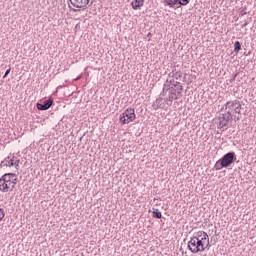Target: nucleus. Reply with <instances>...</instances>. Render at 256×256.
<instances>
[{"instance_id":"1","label":"nucleus","mask_w":256,"mask_h":256,"mask_svg":"<svg viewBox=\"0 0 256 256\" xmlns=\"http://www.w3.org/2000/svg\"><path fill=\"white\" fill-rule=\"evenodd\" d=\"M188 249L191 253H202L211 249V242L209 241V234L205 231H198L193 234L188 241Z\"/></svg>"},{"instance_id":"2","label":"nucleus","mask_w":256,"mask_h":256,"mask_svg":"<svg viewBox=\"0 0 256 256\" xmlns=\"http://www.w3.org/2000/svg\"><path fill=\"white\" fill-rule=\"evenodd\" d=\"M17 185V174L15 173H5L0 178V191L3 193H9L13 191Z\"/></svg>"},{"instance_id":"3","label":"nucleus","mask_w":256,"mask_h":256,"mask_svg":"<svg viewBox=\"0 0 256 256\" xmlns=\"http://www.w3.org/2000/svg\"><path fill=\"white\" fill-rule=\"evenodd\" d=\"M235 161H237V154L234 151H230L215 163L214 170L221 171V169H228Z\"/></svg>"},{"instance_id":"4","label":"nucleus","mask_w":256,"mask_h":256,"mask_svg":"<svg viewBox=\"0 0 256 256\" xmlns=\"http://www.w3.org/2000/svg\"><path fill=\"white\" fill-rule=\"evenodd\" d=\"M137 119V115H135V109L127 108L121 115H120V123L122 125H128V123H133Z\"/></svg>"},{"instance_id":"5","label":"nucleus","mask_w":256,"mask_h":256,"mask_svg":"<svg viewBox=\"0 0 256 256\" xmlns=\"http://www.w3.org/2000/svg\"><path fill=\"white\" fill-rule=\"evenodd\" d=\"M165 91H169L170 94L176 95L177 97L183 96V87L173 88V87H171V85L164 84L163 93H165Z\"/></svg>"},{"instance_id":"6","label":"nucleus","mask_w":256,"mask_h":256,"mask_svg":"<svg viewBox=\"0 0 256 256\" xmlns=\"http://www.w3.org/2000/svg\"><path fill=\"white\" fill-rule=\"evenodd\" d=\"M53 106V98L50 97L47 100H44L43 103H36V107L38 109V111H47L49 109H51V107Z\"/></svg>"},{"instance_id":"7","label":"nucleus","mask_w":256,"mask_h":256,"mask_svg":"<svg viewBox=\"0 0 256 256\" xmlns=\"http://www.w3.org/2000/svg\"><path fill=\"white\" fill-rule=\"evenodd\" d=\"M73 7L76 9H87L91 0H69Z\"/></svg>"},{"instance_id":"8","label":"nucleus","mask_w":256,"mask_h":256,"mask_svg":"<svg viewBox=\"0 0 256 256\" xmlns=\"http://www.w3.org/2000/svg\"><path fill=\"white\" fill-rule=\"evenodd\" d=\"M145 5V0H134L131 2V7L134 11L141 9Z\"/></svg>"},{"instance_id":"9","label":"nucleus","mask_w":256,"mask_h":256,"mask_svg":"<svg viewBox=\"0 0 256 256\" xmlns=\"http://www.w3.org/2000/svg\"><path fill=\"white\" fill-rule=\"evenodd\" d=\"M237 101L238 100H233V101H228L226 104L223 106V109L229 110L231 112L235 111V107H237Z\"/></svg>"},{"instance_id":"10","label":"nucleus","mask_w":256,"mask_h":256,"mask_svg":"<svg viewBox=\"0 0 256 256\" xmlns=\"http://www.w3.org/2000/svg\"><path fill=\"white\" fill-rule=\"evenodd\" d=\"M15 159H17V157H13V158L7 157L5 161L1 162V165H3V167H13L15 163Z\"/></svg>"},{"instance_id":"11","label":"nucleus","mask_w":256,"mask_h":256,"mask_svg":"<svg viewBox=\"0 0 256 256\" xmlns=\"http://www.w3.org/2000/svg\"><path fill=\"white\" fill-rule=\"evenodd\" d=\"M152 107L155 111H157V109H163V98H157L153 103Z\"/></svg>"},{"instance_id":"12","label":"nucleus","mask_w":256,"mask_h":256,"mask_svg":"<svg viewBox=\"0 0 256 256\" xmlns=\"http://www.w3.org/2000/svg\"><path fill=\"white\" fill-rule=\"evenodd\" d=\"M149 213H152L153 219H162L163 217V214L157 208H152V211L149 210Z\"/></svg>"},{"instance_id":"13","label":"nucleus","mask_w":256,"mask_h":256,"mask_svg":"<svg viewBox=\"0 0 256 256\" xmlns=\"http://www.w3.org/2000/svg\"><path fill=\"white\" fill-rule=\"evenodd\" d=\"M166 85H170V87H173V88H181L183 87V85H181V82H178L177 80L175 79H171V80H166Z\"/></svg>"},{"instance_id":"14","label":"nucleus","mask_w":256,"mask_h":256,"mask_svg":"<svg viewBox=\"0 0 256 256\" xmlns=\"http://www.w3.org/2000/svg\"><path fill=\"white\" fill-rule=\"evenodd\" d=\"M179 99V96H176L175 94L169 93L168 97L164 99L165 103H173V101H177Z\"/></svg>"},{"instance_id":"15","label":"nucleus","mask_w":256,"mask_h":256,"mask_svg":"<svg viewBox=\"0 0 256 256\" xmlns=\"http://www.w3.org/2000/svg\"><path fill=\"white\" fill-rule=\"evenodd\" d=\"M191 3V0H176V5H180V7H187Z\"/></svg>"},{"instance_id":"16","label":"nucleus","mask_w":256,"mask_h":256,"mask_svg":"<svg viewBox=\"0 0 256 256\" xmlns=\"http://www.w3.org/2000/svg\"><path fill=\"white\" fill-rule=\"evenodd\" d=\"M234 109V112L237 113V115H241V110L243 109V106L241 105V102L239 100H237V104Z\"/></svg>"},{"instance_id":"17","label":"nucleus","mask_w":256,"mask_h":256,"mask_svg":"<svg viewBox=\"0 0 256 256\" xmlns=\"http://www.w3.org/2000/svg\"><path fill=\"white\" fill-rule=\"evenodd\" d=\"M177 0H163L166 7H175Z\"/></svg>"},{"instance_id":"18","label":"nucleus","mask_w":256,"mask_h":256,"mask_svg":"<svg viewBox=\"0 0 256 256\" xmlns=\"http://www.w3.org/2000/svg\"><path fill=\"white\" fill-rule=\"evenodd\" d=\"M239 51H241V42H239V41H236L235 43H234V53H239Z\"/></svg>"},{"instance_id":"19","label":"nucleus","mask_w":256,"mask_h":256,"mask_svg":"<svg viewBox=\"0 0 256 256\" xmlns=\"http://www.w3.org/2000/svg\"><path fill=\"white\" fill-rule=\"evenodd\" d=\"M227 125H229L228 122H219L218 123V127H220V129H224V127H227Z\"/></svg>"},{"instance_id":"20","label":"nucleus","mask_w":256,"mask_h":256,"mask_svg":"<svg viewBox=\"0 0 256 256\" xmlns=\"http://www.w3.org/2000/svg\"><path fill=\"white\" fill-rule=\"evenodd\" d=\"M5 218V210L3 208H0V221H3Z\"/></svg>"},{"instance_id":"21","label":"nucleus","mask_w":256,"mask_h":256,"mask_svg":"<svg viewBox=\"0 0 256 256\" xmlns=\"http://www.w3.org/2000/svg\"><path fill=\"white\" fill-rule=\"evenodd\" d=\"M247 8H243L242 10H240V15L243 17V15H247Z\"/></svg>"},{"instance_id":"22","label":"nucleus","mask_w":256,"mask_h":256,"mask_svg":"<svg viewBox=\"0 0 256 256\" xmlns=\"http://www.w3.org/2000/svg\"><path fill=\"white\" fill-rule=\"evenodd\" d=\"M219 122H226V118H225V114H221V116H219Z\"/></svg>"},{"instance_id":"23","label":"nucleus","mask_w":256,"mask_h":256,"mask_svg":"<svg viewBox=\"0 0 256 256\" xmlns=\"http://www.w3.org/2000/svg\"><path fill=\"white\" fill-rule=\"evenodd\" d=\"M224 117L226 119V123H229V121H233V118L231 116H227V114H224Z\"/></svg>"},{"instance_id":"24","label":"nucleus","mask_w":256,"mask_h":256,"mask_svg":"<svg viewBox=\"0 0 256 256\" xmlns=\"http://www.w3.org/2000/svg\"><path fill=\"white\" fill-rule=\"evenodd\" d=\"M19 163H20V161L17 160V158H16V159L14 160V166H15L16 169L19 168Z\"/></svg>"},{"instance_id":"25","label":"nucleus","mask_w":256,"mask_h":256,"mask_svg":"<svg viewBox=\"0 0 256 256\" xmlns=\"http://www.w3.org/2000/svg\"><path fill=\"white\" fill-rule=\"evenodd\" d=\"M9 73H11V67L9 69L6 70L3 79H5L7 77V75H9Z\"/></svg>"},{"instance_id":"26","label":"nucleus","mask_w":256,"mask_h":256,"mask_svg":"<svg viewBox=\"0 0 256 256\" xmlns=\"http://www.w3.org/2000/svg\"><path fill=\"white\" fill-rule=\"evenodd\" d=\"M181 77H183V75L179 72H176V80L181 79Z\"/></svg>"},{"instance_id":"27","label":"nucleus","mask_w":256,"mask_h":256,"mask_svg":"<svg viewBox=\"0 0 256 256\" xmlns=\"http://www.w3.org/2000/svg\"><path fill=\"white\" fill-rule=\"evenodd\" d=\"M226 115H227L228 117H232V118H233V112H231V110H229V109H228Z\"/></svg>"},{"instance_id":"28","label":"nucleus","mask_w":256,"mask_h":256,"mask_svg":"<svg viewBox=\"0 0 256 256\" xmlns=\"http://www.w3.org/2000/svg\"><path fill=\"white\" fill-rule=\"evenodd\" d=\"M239 75V72H236L234 75H233V78H232V81H235V79H237V76Z\"/></svg>"},{"instance_id":"29","label":"nucleus","mask_w":256,"mask_h":256,"mask_svg":"<svg viewBox=\"0 0 256 256\" xmlns=\"http://www.w3.org/2000/svg\"><path fill=\"white\" fill-rule=\"evenodd\" d=\"M248 25H249V22H245L244 24H242V28L247 27Z\"/></svg>"},{"instance_id":"30","label":"nucleus","mask_w":256,"mask_h":256,"mask_svg":"<svg viewBox=\"0 0 256 256\" xmlns=\"http://www.w3.org/2000/svg\"><path fill=\"white\" fill-rule=\"evenodd\" d=\"M175 75H176L175 73L171 72V73H169L168 76H169V77H175Z\"/></svg>"},{"instance_id":"31","label":"nucleus","mask_w":256,"mask_h":256,"mask_svg":"<svg viewBox=\"0 0 256 256\" xmlns=\"http://www.w3.org/2000/svg\"><path fill=\"white\" fill-rule=\"evenodd\" d=\"M83 76H78L76 79H74V81H79V80H81V78H82Z\"/></svg>"},{"instance_id":"32","label":"nucleus","mask_w":256,"mask_h":256,"mask_svg":"<svg viewBox=\"0 0 256 256\" xmlns=\"http://www.w3.org/2000/svg\"><path fill=\"white\" fill-rule=\"evenodd\" d=\"M235 119H236V121H239L240 118L239 117H235Z\"/></svg>"},{"instance_id":"33","label":"nucleus","mask_w":256,"mask_h":256,"mask_svg":"<svg viewBox=\"0 0 256 256\" xmlns=\"http://www.w3.org/2000/svg\"><path fill=\"white\" fill-rule=\"evenodd\" d=\"M91 5H93V2H90V5H88V6L91 7Z\"/></svg>"},{"instance_id":"34","label":"nucleus","mask_w":256,"mask_h":256,"mask_svg":"<svg viewBox=\"0 0 256 256\" xmlns=\"http://www.w3.org/2000/svg\"><path fill=\"white\" fill-rule=\"evenodd\" d=\"M148 37H151V33H148Z\"/></svg>"},{"instance_id":"35","label":"nucleus","mask_w":256,"mask_h":256,"mask_svg":"<svg viewBox=\"0 0 256 256\" xmlns=\"http://www.w3.org/2000/svg\"><path fill=\"white\" fill-rule=\"evenodd\" d=\"M148 37H151V33H148Z\"/></svg>"}]
</instances>
